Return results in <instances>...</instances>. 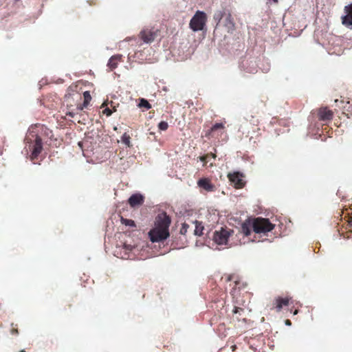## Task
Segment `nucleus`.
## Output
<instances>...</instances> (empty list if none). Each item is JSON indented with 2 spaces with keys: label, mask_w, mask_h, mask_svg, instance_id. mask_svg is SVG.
Returning <instances> with one entry per match:
<instances>
[{
  "label": "nucleus",
  "mask_w": 352,
  "mask_h": 352,
  "mask_svg": "<svg viewBox=\"0 0 352 352\" xmlns=\"http://www.w3.org/2000/svg\"><path fill=\"white\" fill-rule=\"evenodd\" d=\"M170 223V218L166 214L159 215L155 223V227L151 229L148 235L150 240L160 242L166 239L169 236L168 228Z\"/></svg>",
  "instance_id": "obj_1"
},
{
  "label": "nucleus",
  "mask_w": 352,
  "mask_h": 352,
  "mask_svg": "<svg viewBox=\"0 0 352 352\" xmlns=\"http://www.w3.org/2000/svg\"><path fill=\"white\" fill-rule=\"evenodd\" d=\"M274 228L269 219L261 217L255 218L252 221V228L255 233L265 234L270 232Z\"/></svg>",
  "instance_id": "obj_2"
},
{
  "label": "nucleus",
  "mask_w": 352,
  "mask_h": 352,
  "mask_svg": "<svg viewBox=\"0 0 352 352\" xmlns=\"http://www.w3.org/2000/svg\"><path fill=\"white\" fill-rule=\"evenodd\" d=\"M233 230L228 228H221L219 230H216L212 236L214 242L218 245L231 246L229 243V239L233 234Z\"/></svg>",
  "instance_id": "obj_3"
},
{
  "label": "nucleus",
  "mask_w": 352,
  "mask_h": 352,
  "mask_svg": "<svg viewBox=\"0 0 352 352\" xmlns=\"http://www.w3.org/2000/svg\"><path fill=\"white\" fill-rule=\"evenodd\" d=\"M206 22V15L202 11H197L190 21V28L194 31L203 30Z\"/></svg>",
  "instance_id": "obj_4"
},
{
  "label": "nucleus",
  "mask_w": 352,
  "mask_h": 352,
  "mask_svg": "<svg viewBox=\"0 0 352 352\" xmlns=\"http://www.w3.org/2000/svg\"><path fill=\"white\" fill-rule=\"evenodd\" d=\"M344 12L346 14L342 17V24L352 29V3L344 7Z\"/></svg>",
  "instance_id": "obj_5"
},
{
  "label": "nucleus",
  "mask_w": 352,
  "mask_h": 352,
  "mask_svg": "<svg viewBox=\"0 0 352 352\" xmlns=\"http://www.w3.org/2000/svg\"><path fill=\"white\" fill-rule=\"evenodd\" d=\"M230 181L234 184L236 188H241L244 185L243 180V175L239 173H234L228 174Z\"/></svg>",
  "instance_id": "obj_6"
},
{
  "label": "nucleus",
  "mask_w": 352,
  "mask_h": 352,
  "mask_svg": "<svg viewBox=\"0 0 352 352\" xmlns=\"http://www.w3.org/2000/svg\"><path fill=\"white\" fill-rule=\"evenodd\" d=\"M42 149L43 146L41 139L36 136L31 154V160H33L34 158L37 157V156L41 153Z\"/></svg>",
  "instance_id": "obj_7"
},
{
  "label": "nucleus",
  "mask_w": 352,
  "mask_h": 352,
  "mask_svg": "<svg viewBox=\"0 0 352 352\" xmlns=\"http://www.w3.org/2000/svg\"><path fill=\"white\" fill-rule=\"evenodd\" d=\"M222 23L228 32H232L234 30V23L230 13H227L226 14L224 15V19L222 21Z\"/></svg>",
  "instance_id": "obj_8"
},
{
  "label": "nucleus",
  "mask_w": 352,
  "mask_h": 352,
  "mask_svg": "<svg viewBox=\"0 0 352 352\" xmlns=\"http://www.w3.org/2000/svg\"><path fill=\"white\" fill-rule=\"evenodd\" d=\"M197 185L201 189L206 192H212L214 190L215 187L212 185L210 181L207 178H203L197 182Z\"/></svg>",
  "instance_id": "obj_9"
},
{
  "label": "nucleus",
  "mask_w": 352,
  "mask_h": 352,
  "mask_svg": "<svg viewBox=\"0 0 352 352\" xmlns=\"http://www.w3.org/2000/svg\"><path fill=\"white\" fill-rule=\"evenodd\" d=\"M144 197L141 194H134L129 199V203L131 207L141 205L143 203Z\"/></svg>",
  "instance_id": "obj_10"
},
{
  "label": "nucleus",
  "mask_w": 352,
  "mask_h": 352,
  "mask_svg": "<svg viewBox=\"0 0 352 352\" xmlns=\"http://www.w3.org/2000/svg\"><path fill=\"white\" fill-rule=\"evenodd\" d=\"M122 57V56L121 54L112 56L107 63V67L111 70L116 69L118 67V63L121 62Z\"/></svg>",
  "instance_id": "obj_11"
},
{
  "label": "nucleus",
  "mask_w": 352,
  "mask_h": 352,
  "mask_svg": "<svg viewBox=\"0 0 352 352\" xmlns=\"http://www.w3.org/2000/svg\"><path fill=\"white\" fill-rule=\"evenodd\" d=\"M141 38L145 43H150L155 39V34L148 30H143L140 32Z\"/></svg>",
  "instance_id": "obj_12"
},
{
  "label": "nucleus",
  "mask_w": 352,
  "mask_h": 352,
  "mask_svg": "<svg viewBox=\"0 0 352 352\" xmlns=\"http://www.w3.org/2000/svg\"><path fill=\"white\" fill-rule=\"evenodd\" d=\"M252 228V221L251 220H247L243 222L241 225V232L245 236H248L251 232V228Z\"/></svg>",
  "instance_id": "obj_13"
},
{
  "label": "nucleus",
  "mask_w": 352,
  "mask_h": 352,
  "mask_svg": "<svg viewBox=\"0 0 352 352\" xmlns=\"http://www.w3.org/2000/svg\"><path fill=\"white\" fill-rule=\"evenodd\" d=\"M319 117L322 120H329L332 118V112L327 108H322L319 111Z\"/></svg>",
  "instance_id": "obj_14"
},
{
  "label": "nucleus",
  "mask_w": 352,
  "mask_h": 352,
  "mask_svg": "<svg viewBox=\"0 0 352 352\" xmlns=\"http://www.w3.org/2000/svg\"><path fill=\"white\" fill-rule=\"evenodd\" d=\"M289 300L290 299L288 298H277L276 300V308L277 311H280L283 306L288 305Z\"/></svg>",
  "instance_id": "obj_15"
},
{
  "label": "nucleus",
  "mask_w": 352,
  "mask_h": 352,
  "mask_svg": "<svg viewBox=\"0 0 352 352\" xmlns=\"http://www.w3.org/2000/svg\"><path fill=\"white\" fill-rule=\"evenodd\" d=\"M226 14L227 13H225L220 10H218L214 12V16H213V20L217 23V26L219 25L221 22H222V21L224 19V15Z\"/></svg>",
  "instance_id": "obj_16"
},
{
  "label": "nucleus",
  "mask_w": 352,
  "mask_h": 352,
  "mask_svg": "<svg viewBox=\"0 0 352 352\" xmlns=\"http://www.w3.org/2000/svg\"><path fill=\"white\" fill-rule=\"evenodd\" d=\"M204 226L201 223L196 221L195 229V234L197 236H201L203 234Z\"/></svg>",
  "instance_id": "obj_17"
},
{
  "label": "nucleus",
  "mask_w": 352,
  "mask_h": 352,
  "mask_svg": "<svg viewBox=\"0 0 352 352\" xmlns=\"http://www.w3.org/2000/svg\"><path fill=\"white\" fill-rule=\"evenodd\" d=\"M139 107H144L146 109H149L151 108V105L149 104V102L144 98H141L140 100V102L138 104Z\"/></svg>",
  "instance_id": "obj_18"
},
{
  "label": "nucleus",
  "mask_w": 352,
  "mask_h": 352,
  "mask_svg": "<svg viewBox=\"0 0 352 352\" xmlns=\"http://www.w3.org/2000/svg\"><path fill=\"white\" fill-rule=\"evenodd\" d=\"M121 222L122 224H124L125 226H130V227H135V223L134 221H133L131 219H124V218L122 217Z\"/></svg>",
  "instance_id": "obj_19"
},
{
  "label": "nucleus",
  "mask_w": 352,
  "mask_h": 352,
  "mask_svg": "<svg viewBox=\"0 0 352 352\" xmlns=\"http://www.w3.org/2000/svg\"><path fill=\"white\" fill-rule=\"evenodd\" d=\"M122 142L126 146H130V137L126 133H124L122 136Z\"/></svg>",
  "instance_id": "obj_20"
},
{
  "label": "nucleus",
  "mask_w": 352,
  "mask_h": 352,
  "mask_svg": "<svg viewBox=\"0 0 352 352\" xmlns=\"http://www.w3.org/2000/svg\"><path fill=\"white\" fill-rule=\"evenodd\" d=\"M168 124L166 122L162 121L158 124V128L162 131H166L168 129Z\"/></svg>",
  "instance_id": "obj_21"
},
{
  "label": "nucleus",
  "mask_w": 352,
  "mask_h": 352,
  "mask_svg": "<svg viewBox=\"0 0 352 352\" xmlns=\"http://www.w3.org/2000/svg\"><path fill=\"white\" fill-rule=\"evenodd\" d=\"M188 228V226L186 223L182 224V227L180 230V233L182 234H185L187 232V229Z\"/></svg>",
  "instance_id": "obj_22"
},
{
  "label": "nucleus",
  "mask_w": 352,
  "mask_h": 352,
  "mask_svg": "<svg viewBox=\"0 0 352 352\" xmlns=\"http://www.w3.org/2000/svg\"><path fill=\"white\" fill-rule=\"evenodd\" d=\"M223 124L221 123H217L212 127V131L217 130L219 129L223 128Z\"/></svg>",
  "instance_id": "obj_23"
},
{
  "label": "nucleus",
  "mask_w": 352,
  "mask_h": 352,
  "mask_svg": "<svg viewBox=\"0 0 352 352\" xmlns=\"http://www.w3.org/2000/svg\"><path fill=\"white\" fill-rule=\"evenodd\" d=\"M103 113L105 114L107 116H109L111 115L112 113V111L109 108H105L103 111Z\"/></svg>",
  "instance_id": "obj_24"
},
{
  "label": "nucleus",
  "mask_w": 352,
  "mask_h": 352,
  "mask_svg": "<svg viewBox=\"0 0 352 352\" xmlns=\"http://www.w3.org/2000/svg\"><path fill=\"white\" fill-rule=\"evenodd\" d=\"M83 94L86 101L91 99L90 94L88 91H85Z\"/></svg>",
  "instance_id": "obj_25"
},
{
  "label": "nucleus",
  "mask_w": 352,
  "mask_h": 352,
  "mask_svg": "<svg viewBox=\"0 0 352 352\" xmlns=\"http://www.w3.org/2000/svg\"><path fill=\"white\" fill-rule=\"evenodd\" d=\"M285 324L287 325V326H290L292 324L290 320H285Z\"/></svg>",
  "instance_id": "obj_26"
},
{
  "label": "nucleus",
  "mask_w": 352,
  "mask_h": 352,
  "mask_svg": "<svg viewBox=\"0 0 352 352\" xmlns=\"http://www.w3.org/2000/svg\"><path fill=\"white\" fill-rule=\"evenodd\" d=\"M207 157H201V160L202 162H205V161H206V159Z\"/></svg>",
  "instance_id": "obj_27"
},
{
  "label": "nucleus",
  "mask_w": 352,
  "mask_h": 352,
  "mask_svg": "<svg viewBox=\"0 0 352 352\" xmlns=\"http://www.w3.org/2000/svg\"><path fill=\"white\" fill-rule=\"evenodd\" d=\"M297 313H298V311H297V310H296V311L294 312V315H296V314H297Z\"/></svg>",
  "instance_id": "obj_28"
},
{
  "label": "nucleus",
  "mask_w": 352,
  "mask_h": 352,
  "mask_svg": "<svg viewBox=\"0 0 352 352\" xmlns=\"http://www.w3.org/2000/svg\"><path fill=\"white\" fill-rule=\"evenodd\" d=\"M237 312H238V309L235 308L234 313H237Z\"/></svg>",
  "instance_id": "obj_29"
},
{
  "label": "nucleus",
  "mask_w": 352,
  "mask_h": 352,
  "mask_svg": "<svg viewBox=\"0 0 352 352\" xmlns=\"http://www.w3.org/2000/svg\"><path fill=\"white\" fill-rule=\"evenodd\" d=\"M17 333V330H12V333Z\"/></svg>",
  "instance_id": "obj_30"
},
{
  "label": "nucleus",
  "mask_w": 352,
  "mask_h": 352,
  "mask_svg": "<svg viewBox=\"0 0 352 352\" xmlns=\"http://www.w3.org/2000/svg\"><path fill=\"white\" fill-rule=\"evenodd\" d=\"M212 157L213 159H214V158H215V155H212Z\"/></svg>",
  "instance_id": "obj_31"
},
{
  "label": "nucleus",
  "mask_w": 352,
  "mask_h": 352,
  "mask_svg": "<svg viewBox=\"0 0 352 352\" xmlns=\"http://www.w3.org/2000/svg\"><path fill=\"white\" fill-rule=\"evenodd\" d=\"M21 352H25L24 350H21Z\"/></svg>",
  "instance_id": "obj_32"
}]
</instances>
